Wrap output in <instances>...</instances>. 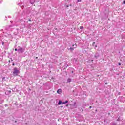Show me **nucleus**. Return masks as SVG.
<instances>
[{
  "instance_id": "obj_1",
  "label": "nucleus",
  "mask_w": 125,
  "mask_h": 125,
  "mask_svg": "<svg viewBox=\"0 0 125 125\" xmlns=\"http://www.w3.org/2000/svg\"><path fill=\"white\" fill-rule=\"evenodd\" d=\"M20 72H19V70H18V68H17V67L14 68L13 72V76L16 77V76H18V74H20Z\"/></svg>"
},
{
  "instance_id": "obj_2",
  "label": "nucleus",
  "mask_w": 125,
  "mask_h": 125,
  "mask_svg": "<svg viewBox=\"0 0 125 125\" xmlns=\"http://www.w3.org/2000/svg\"><path fill=\"white\" fill-rule=\"evenodd\" d=\"M18 53H23V52H25V48L20 47V48L18 49Z\"/></svg>"
},
{
  "instance_id": "obj_3",
  "label": "nucleus",
  "mask_w": 125,
  "mask_h": 125,
  "mask_svg": "<svg viewBox=\"0 0 125 125\" xmlns=\"http://www.w3.org/2000/svg\"><path fill=\"white\" fill-rule=\"evenodd\" d=\"M99 56H100L99 53H97L95 54V56H94V57H95L96 59H97V58H98V57H99Z\"/></svg>"
},
{
  "instance_id": "obj_4",
  "label": "nucleus",
  "mask_w": 125,
  "mask_h": 125,
  "mask_svg": "<svg viewBox=\"0 0 125 125\" xmlns=\"http://www.w3.org/2000/svg\"><path fill=\"white\" fill-rule=\"evenodd\" d=\"M57 93H58L59 94H60L61 93V92H62V89H59L57 91Z\"/></svg>"
},
{
  "instance_id": "obj_5",
  "label": "nucleus",
  "mask_w": 125,
  "mask_h": 125,
  "mask_svg": "<svg viewBox=\"0 0 125 125\" xmlns=\"http://www.w3.org/2000/svg\"><path fill=\"white\" fill-rule=\"evenodd\" d=\"M30 2L31 4H34L35 3V0H30Z\"/></svg>"
},
{
  "instance_id": "obj_6",
  "label": "nucleus",
  "mask_w": 125,
  "mask_h": 125,
  "mask_svg": "<svg viewBox=\"0 0 125 125\" xmlns=\"http://www.w3.org/2000/svg\"><path fill=\"white\" fill-rule=\"evenodd\" d=\"M68 50H70V51H73L74 50V48L70 47V48H67Z\"/></svg>"
},
{
  "instance_id": "obj_7",
  "label": "nucleus",
  "mask_w": 125,
  "mask_h": 125,
  "mask_svg": "<svg viewBox=\"0 0 125 125\" xmlns=\"http://www.w3.org/2000/svg\"><path fill=\"white\" fill-rule=\"evenodd\" d=\"M71 82H72L71 78H68L67 80V83H71Z\"/></svg>"
},
{
  "instance_id": "obj_8",
  "label": "nucleus",
  "mask_w": 125,
  "mask_h": 125,
  "mask_svg": "<svg viewBox=\"0 0 125 125\" xmlns=\"http://www.w3.org/2000/svg\"><path fill=\"white\" fill-rule=\"evenodd\" d=\"M62 101L60 100V101H59V102H58V105H61V104L62 105Z\"/></svg>"
},
{
  "instance_id": "obj_9",
  "label": "nucleus",
  "mask_w": 125,
  "mask_h": 125,
  "mask_svg": "<svg viewBox=\"0 0 125 125\" xmlns=\"http://www.w3.org/2000/svg\"><path fill=\"white\" fill-rule=\"evenodd\" d=\"M78 105H77V103H74V106L75 107V108H77Z\"/></svg>"
},
{
  "instance_id": "obj_10",
  "label": "nucleus",
  "mask_w": 125,
  "mask_h": 125,
  "mask_svg": "<svg viewBox=\"0 0 125 125\" xmlns=\"http://www.w3.org/2000/svg\"><path fill=\"white\" fill-rule=\"evenodd\" d=\"M3 100L2 101H0V104H2V103H3Z\"/></svg>"
},
{
  "instance_id": "obj_11",
  "label": "nucleus",
  "mask_w": 125,
  "mask_h": 125,
  "mask_svg": "<svg viewBox=\"0 0 125 125\" xmlns=\"http://www.w3.org/2000/svg\"><path fill=\"white\" fill-rule=\"evenodd\" d=\"M112 125H118V124H117V123H113L112 124Z\"/></svg>"
},
{
  "instance_id": "obj_12",
  "label": "nucleus",
  "mask_w": 125,
  "mask_h": 125,
  "mask_svg": "<svg viewBox=\"0 0 125 125\" xmlns=\"http://www.w3.org/2000/svg\"><path fill=\"white\" fill-rule=\"evenodd\" d=\"M80 29L81 30H82V29H83V26H81Z\"/></svg>"
},
{
  "instance_id": "obj_13",
  "label": "nucleus",
  "mask_w": 125,
  "mask_h": 125,
  "mask_svg": "<svg viewBox=\"0 0 125 125\" xmlns=\"http://www.w3.org/2000/svg\"><path fill=\"white\" fill-rule=\"evenodd\" d=\"M95 44V42H93V43H92L93 46H94Z\"/></svg>"
},
{
  "instance_id": "obj_14",
  "label": "nucleus",
  "mask_w": 125,
  "mask_h": 125,
  "mask_svg": "<svg viewBox=\"0 0 125 125\" xmlns=\"http://www.w3.org/2000/svg\"><path fill=\"white\" fill-rule=\"evenodd\" d=\"M78 2H81L82 1V0H77Z\"/></svg>"
},
{
  "instance_id": "obj_15",
  "label": "nucleus",
  "mask_w": 125,
  "mask_h": 125,
  "mask_svg": "<svg viewBox=\"0 0 125 125\" xmlns=\"http://www.w3.org/2000/svg\"><path fill=\"white\" fill-rule=\"evenodd\" d=\"M64 102L65 104H67V103H68V101H65Z\"/></svg>"
},
{
  "instance_id": "obj_16",
  "label": "nucleus",
  "mask_w": 125,
  "mask_h": 125,
  "mask_svg": "<svg viewBox=\"0 0 125 125\" xmlns=\"http://www.w3.org/2000/svg\"><path fill=\"white\" fill-rule=\"evenodd\" d=\"M64 104H66L65 103V102H62V105H64Z\"/></svg>"
},
{
  "instance_id": "obj_17",
  "label": "nucleus",
  "mask_w": 125,
  "mask_h": 125,
  "mask_svg": "<svg viewBox=\"0 0 125 125\" xmlns=\"http://www.w3.org/2000/svg\"><path fill=\"white\" fill-rule=\"evenodd\" d=\"M117 121L118 122H119V121H120V118H118L117 119Z\"/></svg>"
},
{
  "instance_id": "obj_18",
  "label": "nucleus",
  "mask_w": 125,
  "mask_h": 125,
  "mask_svg": "<svg viewBox=\"0 0 125 125\" xmlns=\"http://www.w3.org/2000/svg\"><path fill=\"white\" fill-rule=\"evenodd\" d=\"M75 47H73L74 48H76V47H77V44H75Z\"/></svg>"
},
{
  "instance_id": "obj_19",
  "label": "nucleus",
  "mask_w": 125,
  "mask_h": 125,
  "mask_svg": "<svg viewBox=\"0 0 125 125\" xmlns=\"http://www.w3.org/2000/svg\"><path fill=\"white\" fill-rule=\"evenodd\" d=\"M15 51H18V49H17V48L15 49Z\"/></svg>"
},
{
  "instance_id": "obj_20",
  "label": "nucleus",
  "mask_w": 125,
  "mask_h": 125,
  "mask_svg": "<svg viewBox=\"0 0 125 125\" xmlns=\"http://www.w3.org/2000/svg\"><path fill=\"white\" fill-rule=\"evenodd\" d=\"M118 65H119V66H121V65H122V63H121L120 62V63H118Z\"/></svg>"
},
{
  "instance_id": "obj_21",
  "label": "nucleus",
  "mask_w": 125,
  "mask_h": 125,
  "mask_svg": "<svg viewBox=\"0 0 125 125\" xmlns=\"http://www.w3.org/2000/svg\"><path fill=\"white\" fill-rule=\"evenodd\" d=\"M7 106H8V105H7V104H5V107H7Z\"/></svg>"
},
{
  "instance_id": "obj_22",
  "label": "nucleus",
  "mask_w": 125,
  "mask_h": 125,
  "mask_svg": "<svg viewBox=\"0 0 125 125\" xmlns=\"http://www.w3.org/2000/svg\"><path fill=\"white\" fill-rule=\"evenodd\" d=\"M29 22H32V20L29 19Z\"/></svg>"
},
{
  "instance_id": "obj_23",
  "label": "nucleus",
  "mask_w": 125,
  "mask_h": 125,
  "mask_svg": "<svg viewBox=\"0 0 125 125\" xmlns=\"http://www.w3.org/2000/svg\"><path fill=\"white\" fill-rule=\"evenodd\" d=\"M0 4L2 3V1H0Z\"/></svg>"
},
{
  "instance_id": "obj_24",
  "label": "nucleus",
  "mask_w": 125,
  "mask_h": 125,
  "mask_svg": "<svg viewBox=\"0 0 125 125\" xmlns=\"http://www.w3.org/2000/svg\"><path fill=\"white\" fill-rule=\"evenodd\" d=\"M123 3H124V4H125V0H124V1H123Z\"/></svg>"
},
{
  "instance_id": "obj_25",
  "label": "nucleus",
  "mask_w": 125,
  "mask_h": 125,
  "mask_svg": "<svg viewBox=\"0 0 125 125\" xmlns=\"http://www.w3.org/2000/svg\"><path fill=\"white\" fill-rule=\"evenodd\" d=\"M91 108H92V107L91 106H90L89 107V109H91Z\"/></svg>"
},
{
  "instance_id": "obj_26",
  "label": "nucleus",
  "mask_w": 125,
  "mask_h": 125,
  "mask_svg": "<svg viewBox=\"0 0 125 125\" xmlns=\"http://www.w3.org/2000/svg\"><path fill=\"white\" fill-rule=\"evenodd\" d=\"M108 115H111V113H110V112H109V113H108Z\"/></svg>"
},
{
  "instance_id": "obj_27",
  "label": "nucleus",
  "mask_w": 125,
  "mask_h": 125,
  "mask_svg": "<svg viewBox=\"0 0 125 125\" xmlns=\"http://www.w3.org/2000/svg\"><path fill=\"white\" fill-rule=\"evenodd\" d=\"M66 7H69V5H67L66 6Z\"/></svg>"
},
{
  "instance_id": "obj_28",
  "label": "nucleus",
  "mask_w": 125,
  "mask_h": 125,
  "mask_svg": "<svg viewBox=\"0 0 125 125\" xmlns=\"http://www.w3.org/2000/svg\"><path fill=\"white\" fill-rule=\"evenodd\" d=\"M64 106H61V108H63Z\"/></svg>"
},
{
  "instance_id": "obj_29",
  "label": "nucleus",
  "mask_w": 125,
  "mask_h": 125,
  "mask_svg": "<svg viewBox=\"0 0 125 125\" xmlns=\"http://www.w3.org/2000/svg\"><path fill=\"white\" fill-rule=\"evenodd\" d=\"M68 106H69V104L66 105V107H68Z\"/></svg>"
},
{
  "instance_id": "obj_30",
  "label": "nucleus",
  "mask_w": 125,
  "mask_h": 125,
  "mask_svg": "<svg viewBox=\"0 0 125 125\" xmlns=\"http://www.w3.org/2000/svg\"><path fill=\"white\" fill-rule=\"evenodd\" d=\"M36 59H38V57H36Z\"/></svg>"
},
{
  "instance_id": "obj_31",
  "label": "nucleus",
  "mask_w": 125,
  "mask_h": 125,
  "mask_svg": "<svg viewBox=\"0 0 125 125\" xmlns=\"http://www.w3.org/2000/svg\"><path fill=\"white\" fill-rule=\"evenodd\" d=\"M12 65H13V66H14L15 64H14V63H13Z\"/></svg>"
},
{
  "instance_id": "obj_32",
  "label": "nucleus",
  "mask_w": 125,
  "mask_h": 125,
  "mask_svg": "<svg viewBox=\"0 0 125 125\" xmlns=\"http://www.w3.org/2000/svg\"><path fill=\"white\" fill-rule=\"evenodd\" d=\"M4 44V43L2 42V45H3Z\"/></svg>"
},
{
  "instance_id": "obj_33",
  "label": "nucleus",
  "mask_w": 125,
  "mask_h": 125,
  "mask_svg": "<svg viewBox=\"0 0 125 125\" xmlns=\"http://www.w3.org/2000/svg\"><path fill=\"white\" fill-rule=\"evenodd\" d=\"M95 47H97V45H95Z\"/></svg>"
},
{
  "instance_id": "obj_34",
  "label": "nucleus",
  "mask_w": 125,
  "mask_h": 125,
  "mask_svg": "<svg viewBox=\"0 0 125 125\" xmlns=\"http://www.w3.org/2000/svg\"><path fill=\"white\" fill-rule=\"evenodd\" d=\"M10 27H12L11 25H10V26H9V27H10Z\"/></svg>"
},
{
  "instance_id": "obj_35",
  "label": "nucleus",
  "mask_w": 125,
  "mask_h": 125,
  "mask_svg": "<svg viewBox=\"0 0 125 125\" xmlns=\"http://www.w3.org/2000/svg\"><path fill=\"white\" fill-rule=\"evenodd\" d=\"M97 77H99V75H97Z\"/></svg>"
},
{
  "instance_id": "obj_36",
  "label": "nucleus",
  "mask_w": 125,
  "mask_h": 125,
  "mask_svg": "<svg viewBox=\"0 0 125 125\" xmlns=\"http://www.w3.org/2000/svg\"><path fill=\"white\" fill-rule=\"evenodd\" d=\"M70 6H72V4H70Z\"/></svg>"
},
{
  "instance_id": "obj_37",
  "label": "nucleus",
  "mask_w": 125,
  "mask_h": 125,
  "mask_svg": "<svg viewBox=\"0 0 125 125\" xmlns=\"http://www.w3.org/2000/svg\"><path fill=\"white\" fill-rule=\"evenodd\" d=\"M71 73H74V71H72V72Z\"/></svg>"
},
{
  "instance_id": "obj_38",
  "label": "nucleus",
  "mask_w": 125,
  "mask_h": 125,
  "mask_svg": "<svg viewBox=\"0 0 125 125\" xmlns=\"http://www.w3.org/2000/svg\"><path fill=\"white\" fill-rule=\"evenodd\" d=\"M11 23H12V21H11Z\"/></svg>"
},
{
  "instance_id": "obj_39",
  "label": "nucleus",
  "mask_w": 125,
  "mask_h": 125,
  "mask_svg": "<svg viewBox=\"0 0 125 125\" xmlns=\"http://www.w3.org/2000/svg\"><path fill=\"white\" fill-rule=\"evenodd\" d=\"M74 45H72V46H74Z\"/></svg>"
},
{
  "instance_id": "obj_40",
  "label": "nucleus",
  "mask_w": 125,
  "mask_h": 125,
  "mask_svg": "<svg viewBox=\"0 0 125 125\" xmlns=\"http://www.w3.org/2000/svg\"><path fill=\"white\" fill-rule=\"evenodd\" d=\"M27 124H28V123H26V125H27Z\"/></svg>"
},
{
  "instance_id": "obj_41",
  "label": "nucleus",
  "mask_w": 125,
  "mask_h": 125,
  "mask_svg": "<svg viewBox=\"0 0 125 125\" xmlns=\"http://www.w3.org/2000/svg\"><path fill=\"white\" fill-rule=\"evenodd\" d=\"M3 79H4V78H3Z\"/></svg>"
}]
</instances>
